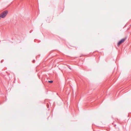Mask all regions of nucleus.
I'll list each match as a JSON object with an SVG mask.
<instances>
[{
	"label": "nucleus",
	"instance_id": "nucleus-1",
	"mask_svg": "<svg viewBox=\"0 0 131 131\" xmlns=\"http://www.w3.org/2000/svg\"><path fill=\"white\" fill-rule=\"evenodd\" d=\"M8 13V11L7 10H5L0 15V19L1 18H5L7 15Z\"/></svg>",
	"mask_w": 131,
	"mask_h": 131
},
{
	"label": "nucleus",
	"instance_id": "nucleus-2",
	"mask_svg": "<svg viewBox=\"0 0 131 131\" xmlns=\"http://www.w3.org/2000/svg\"><path fill=\"white\" fill-rule=\"evenodd\" d=\"M126 38L122 39L121 40L117 43L118 45H119L122 43H123L126 39Z\"/></svg>",
	"mask_w": 131,
	"mask_h": 131
},
{
	"label": "nucleus",
	"instance_id": "nucleus-3",
	"mask_svg": "<svg viewBox=\"0 0 131 131\" xmlns=\"http://www.w3.org/2000/svg\"><path fill=\"white\" fill-rule=\"evenodd\" d=\"M48 82L49 83H52L53 82V81H49Z\"/></svg>",
	"mask_w": 131,
	"mask_h": 131
},
{
	"label": "nucleus",
	"instance_id": "nucleus-4",
	"mask_svg": "<svg viewBox=\"0 0 131 131\" xmlns=\"http://www.w3.org/2000/svg\"><path fill=\"white\" fill-rule=\"evenodd\" d=\"M35 61V60H33V62H34Z\"/></svg>",
	"mask_w": 131,
	"mask_h": 131
},
{
	"label": "nucleus",
	"instance_id": "nucleus-5",
	"mask_svg": "<svg viewBox=\"0 0 131 131\" xmlns=\"http://www.w3.org/2000/svg\"><path fill=\"white\" fill-rule=\"evenodd\" d=\"M31 31H30V33H31Z\"/></svg>",
	"mask_w": 131,
	"mask_h": 131
}]
</instances>
